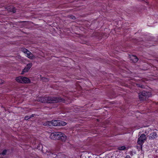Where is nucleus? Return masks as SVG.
<instances>
[{"mask_svg":"<svg viewBox=\"0 0 158 158\" xmlns=\"http://www.w3.org/2000/svg\"><path fill=\"white\" fill-rule=\"evenodd\" d=\"M51 122V126H59V120H52L50 121Z\"/></svg>","mask_w":158,"mask_h":158,"instance_id":"9","label":"nucleus"},{"mask_svg":"<svg viewBox=\"0 0 158 158\" xmlns=\"http://www.w3.org/2000/svg\"><path fill=\"white\" fill-rule=\"evenodd\" d=\"M125 149L126 147L124 146L119 147L118 148V150L120 151L124 150Z\"/></svg>","mask_w":158,"mask_h":158,"instance_id":"17","label":"nucleus"},{"mask_svg":"<svg viewBox=\"0 0 158 158\" xmlns=\"http://www.w3.org/2000/svg\"><path fill=\"white\" fill-rule=\"evenodd\" d=\"M22 83H28L30 82V80L28 78L22 77Z\"/></svg>","mask_w":158,"mask_h":158,"instance_id":"10","label":"nucleus"},{"mask_svg":"<svg viewBox=\"0 0 158 158\" xmlns=\"http://www.w3.org/2000/svg\"><path fill=\"white\" fill-rule=\"evenodd\" d=\"M47 97H42L40 98L39 101L42 103H47Z\"/></svg>","mask_w":158,"mask_h":158,"instance_id":"12","label":"nucleus"},{"mask_svg":"<svg viewBox=\"0 0 158 158\" xmlns=\"http://www.w3.org/2000/svg\"><path fill=\"white\" fill-rule=\"evenodd\" d=\"M32 66V63H29L27 64L26 66L25 67L24 69L23 70V71L21 73L22 74H23L24 73L27 72L29 69H30Z\"/></svg>","mask_w":158,"mask_h":158,"instance_id":"7","label":"nucleus"},{"mask_svg":"<svg viewBox=\"0 0 158 158\" xmlns=\"http://www.w3.org/2000/svg\"><path fill=\"white\" fill-rule=\"evenodd\" d=\"M26 54L27 55V56L30 59H32L35 57V56L33 55L29 51L27 52Z\"/></svg>","mask_w":158,"mask_h":158,"instance_id":"13","label":"nucleus"},{"mask_svg":"<svg viewBox=\"0 0 158 158\" xmlns=\"http://www.w3.org/2000/svg\"><path fill=\"white\" fill-rule=\"evenodd\" d=\"M35 114H32V115L30 116V118H31L34 117L35 116Z\"/></svg>","mask_w":158,"mask_h":158,"instance_id":"24","label":"nucleus"},{"mask_svg":"<svg viewBox=\"0 0 158 158\" xmlns=\"http://www.w3.org/2000/svg\"><path fill=\"white\" fill-rule=\"evenodd\" d=\"M60 126H65L66 124V123L63 121L59 120Z\"/></svg>","mask_w":158,"mask_h":158,"instance_id":"16","label":"nucleus"},{"mask_svg":"<svg viewBox=\"0 0 158 158\" xmlns=\"http://www.w3.org/2000/svg\"><path fill=\"white\" fill-rule=\"evenodd\" d=\"M146 139V136L144 134L141 135L139 137L138 139L137 143L141 147L144 143Z\"/></svg>","mask_w":158,"mask_h":158,"instance_id":"3","label":"nucleus"},{"mask_svg":"<svg viewBox=\"0 0 158 158\" xmlns=\"http://www.w3.org/2000/svg\"><path fill=\"white\" fill-rule=\"evenodd\" d=\"M151 95L150 92H146L144 91H142L139 94V98L140 100L143 101L146 100V99Z\"/></svg>","mask_w":158,"mask_h":158,"instance_id":"2","label":"nucleus"},{"mask_svg":"<svg viewBox=\"0 0 158 158\" xmlns=\"http://www.w3.org/2000/svg\"><path fill=\"white\" fill-rule=\"evenodd\" d=\"M41 79L43 81H48L47 78H45V77H41Z\"/></svg>","mask_w":158,"mask_h":158,"instance_id":"20","label":"nucleus"},{"mask_svg":"<svg viewBox=\"0 0 158 158\" xmlns=\"http://www.w3.org/2000/svg\"><path fill=\"white\" fill-rule=\"evenodd\" d=\"M149 139H153L157 137V134L156 132H153L150 134L148 136Z\"/></svg>","mask_w":158,"mask_h":158,"instance_id":"11","label":"nucleus"},{"mask_svg":"<svg viewBox=\"0 0 158 158\" xmlns=\"http://www.w3.org/2000/svg\"><path fill=\"white\" fill-rule=\"evenodd\" d=\"M30 118V116H26L24 118V119L26 120H27Z\"/></svg>","mask_w":158,"mask_h":158,"instance_id":"22","label":"nucleus"},{"mask_svg":"<svg viewBox=\"0 0 158 158\" xmlns=\"http://www.w3.org/2000/svg\"><path fill=\"white\" fill-rule=\"evenodd\" d=\"M0 80L1 81H0V84H2L3 83V81L2 80L0 79Z\"/></svg>","mask_w":158,"mask_h":158,"instance_id":"23","label":"nucleus"},{"mask_svg":"<svg viewBox=\"0 0 158 158\" xmlns=\"http://www.w3.org/2000/svg\"><path fill=\"white\" fill-rule=\"evenodd\" d=\"M47 103H55L59 102H64L65 100L60 97H47Z\"/></svg>","mask_w":158,"mask_h":158,"instance_id":"1","label":"nucleus"},{"mask_svg":"<svg viewBox=\"0 0 158 158\" xmlns=\"http://www.w3.org/2000/svg\"><path fill=\"white\" fill-rule=\"evenodd\" d=\"M59 135L60 136H59V139L58 140L62 142H65L66 140L67 137L65 134L60 132Z\"/></svg>","mask_w":158,"mask_h":158,"instance_id":"6","label":"nucleus"},{"mask_svg":"<svg viewBox=\"0 0 158 158\" xmlns=\"http://www.w3.org/2000/svg\"><path fill=\"white\" fill-rule=\"evenodd\" d=\"M60 132H53L50 135V137L53 140H58L59 139V136H60Z\"/></svg>","mask_w":158,"mask_h":158,"instance_id":"4","label":"nucleus"},{"mask_svg":"<svg viewBox=\"0 0 158 158\" xmlns=\"http://www.w3.org/2000/svg\"><path fill=\"white\" fill-rule=\"evenodd\" d=\"M7 150L6 149H4L3 150V152L2 153L0 154V155H6L7 152Z\"/></svg>","mask_w":158,"mask_h":158,"instance_id":"18","label":"nucleus"},{"mask_svg":"<svg viewBox=\"0 0 158 158\" xmlns=\"http://www.w3.org/2000/svg\"><path fill=\"white\" fill-rule=\"evenodd\" d=\"M125 158H131V157L127 155L126 156Z\"/></svg>","mask_w":158,"mask_h":158,"instance_id":"25","label":"nucleus"},{"mask_svg":"<svg viewBox=\"0 0 158 158\" xmlns=\"http://www.w3.org/2000/svg\"><path fill=\"white\" fill-rule=\"evenodd\" d=\"M4 8L9 12H12L13 13H15L16 11V9L15 8L13 7V6H5L4 7Z\"/></svg>","mask_w":158,"mask_h":158,"instance_id":"5","label":"nucleus"},{"mask_svg":"<svg viewBox=\"0 0 158 158\" xmlns=\"http://www.w3.org/2000/svg\"><path fill=\"white\" fill-rule=\"evenodd\" d=\"M43 125L44 126H51V122L50 121H47L45 122L42 123Z\"/></svg>","mask_w":158,"mask_h":158,"instance_id":"14","label":"nucleus"},{"mask_svg":"<svg viewBox=\"0 0 158 158\" xmlns=\"http://www.w3.org/2000/svg\"><path fill=\"white\" fill-rule=\"evenodd\" d=\"M130 58L131 61L134 63L136 62L138 60V59L137 56L133 55L130 56Z\"/></svg>","mask_w":158,"mask_h":158,"instance_id":"8","label":"nucleus"},{"mask_svg":"<svg viewBox=\"0 0 158 158\" xmlns=\"http://www.w3.org/2000/svg\"><path fill=\"white\" fill-rule=\"evenodd\" d=\"M16 80L18 82L22 83L21 81H22V77H17L16 78Z\"/></svg>","mask_w":158,"mask_h":158,"instance_id":"15","label":"nucleus"},{"mask_svg":"<svg viewBox=\"0 0 158 158\" xmlns=\"http://www.w3.org/2000/svg\"><path fill=\"white\" fill-rule=\"evenodd\" d=\"M68 17L69 18H70V19H72L74 20V19H76V18L73 15H68Z\"/></svg>","mask_w":158,"mask_h":158,"instance_id":"19","label":"nucleus"},{"mask_svg":"<svg viewBox=\"0 0 158 158\" xmlns=\"http://www.w3.org/2000/svg\"><path fill=\"white\" fill-rule=\"evenodd\" d=\"M3 158L2 157V158Z\"/></svg>","mask_w":158,"mask_h":158,"instance_id":"26","label":"nucleus"},{"mask_svg":"<svg viewBox=\"0 0 158 158\" xmlns=\"http://www.w3.org/2000/svg\"><path fill=\"white\" fill-rule=\"evenodd\" d=\"M22 51L23 52L26 54L29 51L26 48H24L23 49Z\"/></svg>","mask_w":158,"mask_h":158,"instance_id":"21","label":"nucleus"}]
</instances>
